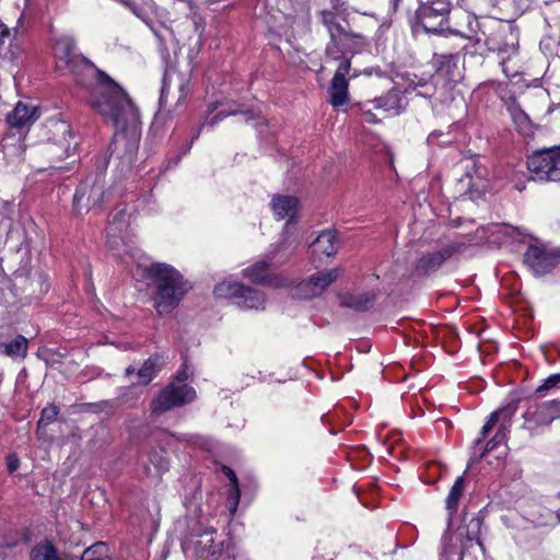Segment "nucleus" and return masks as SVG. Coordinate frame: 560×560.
<instances>
[{
    "mask_svg": "<svg viewBox=\"0 0 560 560\" xmlns=\"http://www.w3.org/2000/svg\"><path fill=\"white\" fill-rule=\"evenodd\" d=\"M74 40L59 38L54 46L56 66L59 71H69L78 83L85 86L83 77L94 78L95 83L88 88L89 104L115 128L109 144L112 154L130 165L139 149L141 122L138 108L127 92L107 73L97 69L90 60L74 51Z\"/></svg>",
    "mask_w": 560,
    "mask_h": 560,
    "instance_id": "1",
    "label": "nucleus"
},
{
    "mask_svg": "<svg viewBox=\"0 0 560 560\" xmlns=\"http://www.w3.org/2000/svg\"><path fill=\"white\" fill-rule=\"evenodd\" d=\"M501 15L490 21L487 26L489 33L482 32L481 37L475 39V45H482L488 51L497 52L501 57V65L518 52L520 31L512 22L523 13L517 0H497Z\"/></svg>",
    "mask_w": 560,
    "mask_h": 560,
    "instance_id": "2",
    "label": "nucleus"
},
{
    "mask_svg": "<svg viewBox=\"0 0 560 560\" xmlns=\"http://www.w3.org/2000/svg\"><path fill=\"white\" fill-rule=\"evenodd\" d=\"M145 275L154 285V308L162 316L172 313L191 289L183 275L165 262L151 264Z\"/></svg>",
    "mask_w": 560,
    "mask_h": 560,
    "instance_id": "3",
    "label": "nucleus"
},
{
    "mask_svg": "<svg viewBox=\"0 0 560 560\" xmlns=\"http://www.w3.org/2000/svg\"><path fill=\"white\" fill-rule=\"evenodd\" d=\"M187 377L185 371H178L175 381L159 392L150 404L152 415L161 416L174 408L189 404L196 398L195 388L184 383Z\"/></svg>",
    "mask_w": 560,
    "mask_h": 560,
    "instance_id": "4",
    "label": "nucleus"
},
{
    "mask_svg": "<svg viewBox=\"0 0 560 560\" xmlns=\"http://www.w3.org/2000/svg\"><path fill=\"white\" fill-rule=\"evenodd\" d=\"M417 23L427 32L442 34L450 30L448 15L452 10L450 0H432L418 2Z\"/></svg>",
    "mask_w": 560,
    "mask_h": 560,
    "instance_id": "5",
    "label": "nucleus"
},
{
    "mask_svg": "<svg viewBox=\"0 0 560 560\" xmlns=\"http://www.w3.org/2000/svg\"><path fill=\"white\" fill-rule=\"evenodd\" d=\"M526 165L534 180L560 182V147L534 152Z\"/></svg>",
    "mask_w": 560,
    "mask_h": 560,
    "instance_id": "6",
    "label": "nucleus"
},
{
    "mask_svg": "<svg viewBox=\"0 0 560 560\" xmlns=\"http://www.w3.org/2000/svg\"><path fill=\"white\" fill-rule=\"evenodd\" d=\"M465 174L458 179L459 191L469 199L481 197L489 188V171L479 159L463 160Z\"/></svg>",
    "mask_w": 560,
    "mask_h": 560,
    "instance_id": "7",
    "label": "nucleus"
},
{
    "mask_svg": "<svg viewBox=\"0 0 560 560\" xmlns=\"http://www.w3.org/2000/svg\"><path fill=\"white\" fill-rule=\"evenodd\" d=\"M191 91L190 74L177 70L166 71L160 97V109L166 106L168 98L175 100V107L184 105Z\"/></svg>",
    "mask_w": 560,
    "mask_h": 560,
    "instance_id": "8",
    "label": "nucleus"
},
{
    "mask_svg": "<svg viewBox=\"0 0 560 560\" xmlns=\"http://www.w3.org/2000/svg\"><path fill=\"white\" fill-rule=\"evenodd\" d=\"M560 417V399L530 405L523 415V428L534 434L540 427H548Z\"/></svg>",
    "mask_w": 560,
    "mask_h": 560,
    "instance_id": "9",
    "label": "nucleus"
},
{
    "mask_svg": "<svg viewBox=\"0 0 560 560\" xmlns=\"http://www.w3.org/2000/svg\"><path fill=\"white\" fill-rule=\"evenodd\" d=\"M107 195L108 191L105 190L100 177H96L93 183L84 180L78 186L73 196V210L77 214L89 212L100 207Z\"/></svg>",
    "mask_w": 560,
    "mask_h": 560,
    "instance_id": "10",
    "label": "nucleus"
},
{
    "mask_svg": "<svg viewBox=\"0 0 560 560\" xmlns=\"http://www.w3.org/2000/svg\"><path fill=\"white\" fill-rule=\"evenodd\" d=\"M560 255L557 250H549L545 245L532 244L524 254V262L532 272L541 277L553 270L559 264Z\"/></svg>",
    "mask_w": 560,
    "mask_h": 560,
    "instance_id": "11",
    "label": "nucleus"
},
{
    "mask_svg": "<svg viewBox=\"0 0 560 560\" xmlns=\"http://www.w3.org/2000/svg\"><path fill=\"white\" fill-rule=\"evenodd\" d=\"M459 62L460 56L457 52L434 54L432 57V66L435 69V73L432 75L433 80L439 83L443 81L446 86L458 82L463 78Z\"/></svg>",
    "mask_w": 560,
    "mask_h": 560,
    "instance_id": "12",
    "label": "nucleus"
},
{
    "mask_svg": "<svg viewBox=\"0 0 560 560\" xmlns=\"http://www.w3.org/2000/svg\"><path fill=\"white\" fill-rule=\"evenodd\" d=\"M460 243H450L439 250L423 254L415 264L417 276H429L438 271L441 266L455 253L462 249Z\"/></svg>",
    "mask_w": 560,
    "mask_h": 560,
    "instance_id": "13",
    "label": "nucleus"
},
{
    "mask_svg": "<svg viewBox=\"0 0 560 560\" xmlns=\"http://www.w3.org/2000/svg\"><path fill=\"white\" fill-rule=\"evenodd\" d=\"M338 277L337 268L318 271L296 285V294L305 300L319 296Z\"/></svg>",
    "mask_w": 560,
    "mask_h": 560,
    "instance_id": "14",
    "label": "nucleus"
},
{
    "mask_svg": "<svg viewBox=\"0 0 560 560\" xmlns=\"http://www.w3.org/2000/svg\"><path fill=\"white\" fill-rule=\"evenodd\" d=\"M214 530L205 529L191 533L182 544L185 552H192L200 559H207L221 552L219 545L214 544Z\"/></svg>",
    "mask_w": 560,
    "mask_h": 560,
    "instance_id": "15",
    "label": "nucleus"
},
{
    "mask_svg": "<svg viewBox=\"0 0 560 560\" xmlns=\"http://www.w3.org/2000/svg\"><path fill=\"white\" fill-rule=\"evenodd\" d=\"M47 128L50 135L49 140L62 151L59 158H68L77 147L70 124L63 119H51Z\"/></svg>",
    "mask_w": 560,
    "mask_h": 560,
    "instance_id": "16",
    "label": "nucleus"
},
{
    "mask_svg": "<svg viewBox=\"0 0 560 560\" xmlns=\"http://www.w3.org/2000/svg\"><path fill=\"white\" fill-rule=\"evenodd\" d=\"M244 277L256 284L271 288H284L290 285L288 278L269 271V264L265 260L257 261L243 270Z\"/></svg>",
    "mask_w": 560,
    "mask_h": 560,
    "instance_id": "17",
    "label": "nucleus"
},
{
    "mask_svg": "<svg viewBox=\"0 0 560 560\" xmlns=\"http://www.w3.org/2000/svg\"><path fill=\"white\" fill-rule=\"evenodd\" d=\"M165 362L163 354L155 353L147 359L138 370L129 365L126 369V375L129 376L136 373L139 377L138 384L147 385L158 375L161 369L165 365Z\"/></svg>",
    "mask_w": 560,
    "mask_h": 560,
    "instance_id": "18",
    "label": "nucleus"
},
{
    "mask_svg": "<svg viewBox=\"0 0 560 560\" xmlns=\"http://www.w3.org/2000/svg\"><path fill=\"white\" fill-rule=\"evenodd\" d=\"M320 22L326 27L329 38H342L345 39H357L361 43L364 37L361 34H355L352 31L346 28L341 23L338 22L337 15L330 10L320 11Z\"/></svg>",
    "mask_w": 560,
    "mask_h": 560,
    "instance_id": "19",
    "label": "nucleus"
},
{
    "mask_svg": "<svg viewBox=\"0 0 560 560\" xmlns=\"http://www.w3.org/2000/svg\"><path fill=\"white\" fill-rule=\"evenodd\" d=\"M365 39L359 43L357 39L329 38L325 48L326 61H338L346 57L347 51L355 52L357 46L363 45Z\"/></svg>",
    "mask_w": 560,
    "mask_h": 560,
    "instance_id": "20",
    "label": "nucleus"
},
{
    "mask_svg": "<svg viewBox=\"0 0 560 560\" xmlns=\"http://www.w3.org/2000/svg\"><path fill=\"white\" fill-rule=\"evenodd\" d=\"M127 213L126 209H120L116 213L112 214L108 226L106 229L107 241L106 244L110 249L117 248L119 242L121 241V233L127 228Z\"/></svg>",
    "mask_w": 560,
    "mask_h": 560,
    "instance_id": "21",
    "label": "nucleus"
},
{
    "mask_svg": "<svg viewBox=\"0 0 560 560\" xmlns=\"http://www.w3.org/2000/svg\"><path fill=\"white\" fill-rule=\"evenodd\" d=\"M299 206V199L294 196L277 195L271 200L272 211L279 220L288 219L290 221L295 218Z\"/></svg>",
    "mask_w": 560,
    "mask_h": 560,
    "instance_id": "22",
    "label": "nucleus"
},
{
    "mask_svg": "<svg viewBox=\"0 0 560 560\" xmlns=\"http://www.w3.org/2000/svg\"><path fill=\"white\" fill-rule=\"evenodd\" d=\"M37 118L35 107L19 102L14 109L8 114L7 122L12 128H23L31 126Z\"/></svg>",
    "mask_w": 560,
    "mask_h": 560,
    "instance_id": "23",
    "label": "nucleus"
},
{
    "mask_svg": "<svg viewBox=\"0 0 560 560\" xmlns=\"http://www.w3.org/2000/svg\"><path fill=\"white\" fill-rule=\"evenodd\" d=\"M28 339L16 335L10 341H0V354L12 360H24L27 357Z\"/></svg>",
    "mask_w": 560,
    "mask_h": 560,
    "instance_id": "24",
    "label": "nucleus"
},
{
    "mask_svg": "<svg viewBox=\"0 0 560 560\" xmlns=\"http://www.w3.org/2000/svg\"><path fill=\"white\" fill-rule=\"evenodd\" d=\"M235 304L243 310H264L266 298L261 291L244 285Z\"/></svg>",
    "mask_w": 560,
    "mask_h": 560,
    "instance_id": "25",
    "label": "nucleus"
},
{
    "mask_svg": "<svg viewBox=\"0 0 560 560\" xmlns=\"http://www.w3.org/2000/svg\"><path fill=\"white\" fill-rule=\"evenodd\" d=\"M375 300L376 295L373 292H361L342 295L340 298V304L358 312H365L373 306Z\"/></svg>",
    "mask_w": 560,
    "mask_h": 560,
    "instance_id": "26",
    "label": "nucleus"
},
{
    "mask_svg": "<svg viewBox=\"0 0 560 560\" xmlns=\"http://www.w3.org/2000/svg\"><path fill=\"white\" fill-rule=\"evenodd\" d=\"M337 233L334 230L323 231L312 246L314 252L322 253L328 257L334 256L338 250Z\"/></svg>",
    "mask_w": 560,
    "mask_h": 560,
    "instance_id": "27",
    "label": "nucleus"
},
{
    "mask_svg": "<svg viewBox=\"0 0 560 560\" xmlns=\"http://www.w3.org/2000/svg\"><path fill=\"white\" fill-rule=\"evenodd\" d=\"M380 109L390 115H398L405 107L401 92L397 89L388 91L385 95L375 98Z\"/></svg>",
    "mask_w": 560,
    "mask_h": 560,
    "instance_id": "28",
    "label": "nucleus"
},
{
    "mask_svg": "<svg viewBox=\"0 0 560 560\" xmlns=\"http://www.w3.org/2000/svg\"><path fill=\"white\" fill-rule=\"evenodd\" d=\"M482 518L480 516H474L467 524L466 541L463 542V549L460 551L459 560H467L469 556L467 542H476V545L482 549V542L480 539V530L482 526Z\"/></svg>",
    "mask_w": 560,
    "mask_h": 560,
    "instance_id": "29",
    "label": "nucleus"
},
{
    "mask_svg": "<svg viewBox=\"0 0 560 560\" xmlns=\"http://www.w3.org/2000/svg\"><path fill=\"white\" fill-rule=\"evenodd\" d=\"M349 83L347 79H336L332 78L329 95H330V104L335 107H341L349 102V92H348Z\"/></svg>",
    "mask_w": 560,
    "mask_h": 560,
    "instance_id": "30",
    "label": "nucleus"
},
{
    "mask_svg": "<svg viewBox=\"0 0 560 560\" xmlns=\"http://www.w3.org/2000/svg\"><path fill=\"white\" fill-rule=\"evenodd\" d=\"M237 114H243L245 116L246 121L254 120L257 118V115L253 110H250V109L244 110L240 105H235L234 108H231L229 110H220L212 117L207 116L203 120L202 126L208 125V126L213 127L214 125L219 124L224 118L232 116V115H237Z\"/></svg>",
    "mask_w": 560,
    "mask_h": 560,
    "instance_id": "31",
    "label": "nucleus"
},
{
    "mask_svg": "<svg viewBox=\"0 0 560 560\" xmlns=\"http://www.w3.org/2000/svg\"><path fill=\"white\" fill-rule=\"evenodd\" d=\"M465 489V472L457 477L454 485L452 486L448 495L446 498V509L450 512V517H452L458 508V502L464 493Z\"/></svg>",
    "mask_w": 560,
    "mask_h": 560,
    "instance_id": "32",
    "label": "nucleus"
},
{
    "mask_svg": "<svg viewBox=\"0 0 560 560\" xmlns=\"http://www.w3.org/2000/svg\"><path fill=\"white\" fill-rule=\"evenodd\" d=\"M0 34V66L15 65L20 57V47L12 44H10L8 47H4L3 39L10 34L8 28L2 30Z\"/></svg>",
    "mask_w": 560,
    "mask_h": 560,
    "instance_id": "33",
    "label": "nucleus"
},
{
    "mask_svg": "<svg viewBox=\"0 0 560 560\" xmlns=\"http://www.w3.org/2000/svg\"><path fill=\"white\" fill-rule=\"evenodd\" d=\"M30 560H61L50 540L36 544L31 550Z\"/></svg>",
    "mask_w": 560,
    "mask_h": 560,
    "instance_id": "34",
    "label": "nucleus"
},
{
    "mask_svg": "<svg viewBox=\"0 0 560 560\" xmlns=\"http://www.w3.org/2000/svg\"><path fill=\"white\" fill-rule=\"evenodd\" d=\"M243 287L244 284L237 282L223 281L214 287L213 294L217 299H233L236 301Z\"/></svg>",
    "mask_w": 560,
    "mask_h": 560,
    "instance_id": "35",
    "label": "nucleus"
},
{
    "mask_svg": "<svg viewBox=\"0 0 560 560\" xmlns=\"http://www.w3.org/2000/svg\"><path fill=\"white\" fill-rule=\"evenodd\" d=\"M518 409V400H512L502 408L493 411L491 415H495L497 422H501L500 425H508V432H510L511 420Z\"/></svg>",
    "mask_w": 560,
    "mask_h": 560,
    "instance_id": "36",
    "label": "nucleus"
},
{
    "mask_svg": "<svg viewBox=\"0 0 560 560\" xmlns=\"http://www.w3.org/2000/svg\"><path fill=\"white\" fill-rule=\"evenodd\" d=\"M81 560H112V558L108 555L107 545L100 541L86 548L81 556Z\"/></svg>",
    "mask_w": 560,
    "mask_h": 560,
    "instance_id": "37",
    "label": "nucleus"
},
{
    "mask_svg": "<svg viewBox=\"0 0 560 560\" xmlns=\"http://www.w3.org/2000/svg\"><path fill=\"white\" fill-rule=\"evenodd\" d=\"M358 107L361 112L363 121L369 122V124H376L380 121L377 116L374 114V109H380L375 100L368 101L365 103H361L358 105Z\"/></svg>",
    "mask_w": 560,
    "mask_h": 560,
    "instance_id": "38",
    "label": "nucleus"
},
{
    "mask_svg": "<svg viewBox=\"0 0 560 560\" xmlns=\"http://www.w3.org/2000/svg\"><path fill=\"white\" fill-rule=\"evenodd\" d=\"M439 82L433 80V77L431 78V81H424L419 80L415 86L413 90L417 91V94L422 97L430 98L436 93V85Z\"/></svg>",
    "mask_w": 560,
    "mask_h": 560,
    "instance_id": "39",
    "label": "nucleus"
},
{
    "mask_svg": "<svg viewBox=\"0 0 560 560\" xmlns=\"http://www.w3.org/2000/svg\"><path fill=\"white\" fill-rule=\"evenodd\" d=\"M508 434V425H500L494 436L487 442L485 451L481 454V457H483L487 453L494 450L498 444L506 441Z\"/></svg>",
    "mask_w": 560,
    "mask_h": 560,
    "instance_id": "40",
    "label": "nucleus"
},
{
    "mask_svg": "<svg viewBox=\"0 0 560 560\" xmlns=\"http://www.w3.org/2000/svg\"><path fill=\"white\" fill-rule=\"evenodd\" d=\"M553 388H560V373L551 374L544 380L542 384L536 388L535 394L542 397Z\"/></svg>",
    "mask_w": 560,
    "mask_h": 560,
    "instance_id": "41",
    "label": "nucleus"
},
{
    "mask_svg": "<svg viewBox=\"0 0 560 560\" xmlns=\"http://www.w3.org/2000/svg\"><path fill=\"white\" fill-rule=\"evenodd\" d=\"M223 471L232 485V489L230 490V499H232L234 501L233 510H235L238 504V499H240V489H238L237 477H236V474L228 466H223Z\"/></svg>",
    "mask_w": 560,
    "mask_h": 560,
    "instance_id": "42",
    "label": "nucleus"
},
{
    "mask_svg": "<svg viewBox=\"0 0 560 560\" xmlns=\"http://www.w3.org/2000/svg\"><path fill=\"white\" fill-rule=\"evenodd\" d=\"M59 415V408L56 405H48L45 407L40 412V418L37 422V427L40 428L42 425L46 427L54 422Z\"/></svg>",
    "mask_w": 560,
    "mask_h": 560,
    "instance_id": "43",
    "label": "nucleus"
},
{
    "mask_svg": "<svg viewBox=\"0 0 560 560\" xmlns=\"http://www.w3.org/2000/svg\"><path fill=\"white\" fill-rule=\"evenodd\" d=\"M508 110L510 112L513 120L517 124H523L529 121V117L527 114L521 108V106L515 102V100H510L508 102Z\"/></svg>",
    "mask_w": 560,
    "mask_h": 560,
    "instance_id": "44",
    "label": "nucleus"
},
{
    "mask_svg": "<svg viewBox=\"0 0 560 560\" xmlns=\"http://www.w3.org/2000/svg\"><path fill=\"white\" fill-rule=\"evenodd\" d=\"M338 68L334 74L336 79H347L346 77L350 73L351 70V58L346 56L341 60H339Z\"/></svg>",
    "mask_w": 560,
    "mask_h": 560,
    "instance_id": "45",
    "label": "nucleus"
},
{
    "mask_svg": "<svg viewBox=\"0 0 560 560\" xmlns=\"http://www.w3.org/2000/svg\"><path fill=\"white\" fill-rule=\"evenodd\" d=\"M7 469L9 472H14L20 467V459L15 454H9L5 458Z\"/></svg>",
    "mask_w": 560,
    "mask_h": 560,
    "instance_id": "46",
    "label": "nucleus"
},
{
    "mask_svg": "<svg viewBox=\"0 0 560 560\" xmlns=\"http://www.w3.org/2000/svg\"><path fill=\"white\" fill-rule=\"evenodd\" d=\"M497 420H495V415H490L487 422L485 423V425L482 427L481 429V432L480 434L482 435V438H487V435L489 434V432L493 429V427L497 424Z\"/></svg>",
    "mask_w": 560,
    "mask_h": 560,
    "instance_id": "47",
    "label": "nucleus"
},
{
    "mask_svg": "<svg viewBox=\"0 0 560 560\" xmlns=\"http://www.w3.org/2000/svg\"><path fill=\"white\" fill-rule=\"evenodd\" d=\"M155 459H159V460H158V463H156V465H158V469H159V470H161V471H162V470H167V468H168V467H167V463H166V460H164V459L162 458V456H161V455H159V454H153L150 460H151V463H152V464H155Z\"/></svg>",
    "mask_w": 560,
    "mask_h": 560,
    "instance_id": "48",
    "label": "nucleus"
},
{
    "mask_svg": "<svg viewBox=\"0 0 560 560\" xmlns=\"http://www.w3.org/2000/svg\"><path fill=\"white\" fill-rule=\"evenodd\" d=\"M201 128H202V125L196 129V131H195V132H194V135H192L191 141H190V143L188 144V147H187V149H186V151H185L184 153H186V152L191 148L192 142H194L196 139H198V138H199L200 132H201Z\"/></svg>",
    "mask_w": 560,
    "mask_h": 560,
    "instance_id": "49",
    "label": "nucleus"
},
{
    "mask_svg": "<svg viewBox=\"0 0 560 560\" xmlns=\"http://www.w3.org/2000/svg\"><path fill=\"white\" fill-rule=\"evenodd\" d=\"M331 8L334 10H339L343 8L345 1L343 0H330Z\"/></svg>",
    "mask_w": 560,
    "mask_h": 560,
    "instance_id": "50",
    "label": "nucleus"
},
{
    "mask_svg": "<svg viewBox=\"0 0 560 560\" xmlns=\"http://www.w3.org/2000/svg\"><path fill=\"white\" fill-rule=\"evenodd\" d=\"M440 135H441V133H440V132H436V131L431 132V133L429 135V137H428V141H429L430 143H433V142L435 141V139H436Z\"/></svg>",
    "mask_w": 560,
    "mask_h": 560,
    "instance_id": "51",
    "label": "nucleus"
},
{
    "mask_svg": "<svg viewBox=\"0 0 560 560\" xmlns=\"http://www.w3.org/2000/svg\"><path fill=\"white\" fill-rule=\"evenodd\" d=\"M145 7L152 11L153 8L155 7V3L153 0H149L148 2H145Z\"/></svg>",
    "mask_w": 560,
    "mask_h": 560,
    "instance_id": "52",
    "label": "nucleus"
},
{
    "mask_svg": "<svg viewBox=\"0 0 560 560\" xmlns=\"http://www.w3.org/2000/svg\"><path fill=\"white\" fill-rule=\"evenodd\" d=\"M486 438H482V435L480 434V436L476 440V444H480Z\"/></svg>",
    "mask_w": 560,
    "mask_h": 560,
    "instance_id": "53",
    "label": "nucleus"
},
{
    "mask_svg": "<svg viewBox=\"0 0 560 560\" xmlns=\"http://www.w3.org/2000/svg\"><path fill=\"white\" fill-rule=\"evenodd\" d=\"M558 518L560 520V510H559V513H558Z\"/></svg>",
    "mask_w": 560,
    "mask_h": 560,
    "instance_id": "54",
    "label": "nucleus"
}]
</instances>
